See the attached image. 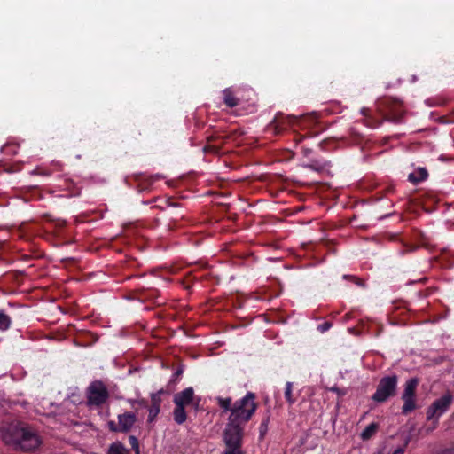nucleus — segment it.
I'll list each match as a JSON object with an SVG mask.
<instances>
[{"instance_id": "c9c22d12", "label": "nucleus", "mask_w": 454, "mask_h": 454, "mask_svg": "<svg viewBox=\"0 0 454 454\" xmlns=\"http://www.w3.org/2000/svg\"><path fill=\"white\" fill-rule=\"evenodd\" d=\"M239 210H241V211H243V212H245V211H246V207H243V206L239 207Z\"/></svg>"}, {"instance_id": "a878e982", "label": "nucleus", "mask_w": 454, "mask_h": 454, "mask_svg": "<svg viewBox=\"0 0 454 454\" xmlns=\"http://www.w3.org/2000/svg\"><path fill=\"white\" fill-rule=\"evenodd\" d=\"M162 204L158 206L160 209H165L169 207H176L177 204L171 202L170 200H161Z\"/></svg>"}, {"instance_id": "ddd939ff", "label": "nucleus", "mask_w": 454, "mask_h": 454, "mask_svg": "<svg viewBox=\"0 0 454 454\" xmlns=\"http://www.w3.org/2000/svg\"><path fill=\"white\" fill-rule=\"evenodd\" d=\"M428 171L424 167H418L408 175V181L413 184H418L428 178Z\"/></svg>"}, {"instance_id": "9d476101", "label": "nucleus", "mask_w": 454, "mask_h": 454, "mask_svg": "<svg viewBox=\"0 0 454 454\" xmlns=\"http://www.w3.org/2000/svg\"><path fill=\"white\" fill-rule=\"evenodd\" d=\"M303 168L311 169L324 176H333L332 163L323 158L309 159L307 163L303 164Z\"/></svg>"}, {"instance_id": "f257e3e1", "label": "nucleus", "mask_w": 454, "mask_h": 454, "mask_svg": "<svg viewBox=\"0 0 454 454\" xmlns=\"http://www.w3.org/2000/svg\"><path fill=\"white\" fill-rule=\"evenodd\" d=\"M254 398L255 395L249 392L241 400L235 402L232 406L231 398H217L218 405L224 411H230L223 434L226 446L223 454H243L241 444L244 436V426L250 420L256 410L257 404Z\"/></svg>"}, {"instance_id": "cd10ccee", "label": "nucleus", "mask_w": 454, "mask_h": 454, "mask_svg": "<svg viewBox=\"0 0 454 454\" xmlns=\"http://www.w3.org/2000/svg\"><path fill=\"white\" fill-rule=\"evenodd\" d=\"M331 326H332L331 323H329V322H325L324 324H322V325H320L318 326V329H319L322 333H324V332L327 331L328 329H330V327H331Z\"/></svg>"}, {"instance_id": "a19ab883", "label": "nucleus", "mask_w": 454, "mask_h": 454, "mask_svg": "<svg viewBox=\"0 0 454 454\" xmlns=\"http://www.w3.org/2000/svg\"><path fill=\"white\" fill-rule=\"evenodd\" d=\"M448 121L449 122H454V120H449Z\"/></svg>"}, {"instance_id": "412c9836", "label": "nucleus", "mask_w": 454, "mask_h": 454, "mask_svg": "<svg viewBox=\"0 0 454 454\" xmlns=\"http://www.w3.org/2000/svg\"><path fill=\"white\" fill-rule=\"evenodd\" d=\"M51 171L43 168V167H38L35 169H34L31 174L32 175H42L44 176H50L51 175Z\"/></svg>"}, {"instance_id": "ea45409f", "label": "nucleus", "mask_w": 454, "mask_h": 454, "mask_svg": "<svg viewBox=\"0 0 454 454\" xmlns=\"http://www.w3.org/2000/svg\"><path fill=\"white\" fill-rule=\"evenodd\" d=\"M357 284L358 285H363L362 282H360V280L357 281Z\"/></svg>"}, {"instance_id": "aec40b11", "label": "nucleus", "mask_w": 454, "mask_h": 454, "mask_svg": "<svg viewBox=\"0 0 454 454\" xmlns=\"http://www.w3.org/2000/svg\"><path fill=\"white\" fill-rule=\"evenodd\" d=\"M163 393H165L164 389H160L158 392L151 395L152 405H157V406L160 407V403H161L160 395Z\"/></svg>"}, {"instance_id": "4468645a", "label": "nucleus", "mask_w": 454, "mask_h": 454, "mask_svg": "<svg viewBox=\"0 0 454 454\" xmlns=\"http://www.w3.org/2000/svg\"><path fill=\"white\" fill-rule=\"evenodd\" d=\"M223 103L228 107H235L239 104V99L235 96L233 90L231 88H226L223 90Z\"/></svg>"}, {"instance_id": "393cba45", "label": "nucleus", "mask_w": 454, "mask_h": 454, "mask_svg": "<svg viewBox=\"0 0 454 454\" xmlns=\"http://www.w3.org/2000/svg\"><path fill=\"white\" fill-rule=\"evenodd\" d=\"M204 151L217 153L220 151V145H207L204 147Z\"/></svg>"}, {"instance_id": "5701e85b", "label": "nucleus", "mask_w": 454, "mask_h": 454, "mask_svg": "<svg viewBox=\"0 0 454 454\" xmlns=\"http://www.w3.org/2000/svg\"><path fill=\"white\" fill-rule=\"evenodd\" d=\"M129 440L132 449L136 451V454H139V443L137 438L134 435H130Z\"/></svg>"}, {"instance_id": "58836bf2", "label": "nucleus", "mask_w": 454, "mask_h": 454, "mask_svg": "<svg viewBox=\"0 0 454 454\" xmlns=\"http://www.w3.org/2000/svg\"><path fill=\"white\" fill-rule=\"evenodd\" d=\"M167 199L171 200V199H176V198L173 196H168Z\"/></svg>"}, {"instance_id": "20e7f679", "label": "nucleus", "mask_w": 454, "mask_h": 454, "mask_svg": "<svg viewBox=\"0 0 454 454\" xmlns=\"http://www.w3.org/2000/svg\"><path fill=\"white\" fill-rule=\"evenodd\" d=\"M397 381L398 377L395 374L381 378L372 399L376 403H384L387 399L394 397L397 391Z\"/></svg>"}, {"instance_id": "a211bd4d", "label": "nucleus", "mask_w": 454, "mask_h": 454, "mask_svg": "<svg viewBox=\"0 0 454 454\" xmlns=\"http://www.w3.org/2000/svg\"><path fill=\"white\" fill-rule=\"evenodd\" d=\"M11 325V318L5 313L0 311V330L4 331L9 328Z\"/></svg>"}, {"instance_id": "c85d7f7f", "label": "nucleus", "mask_w": 454, "mask_h": 454, "mask_svg": "<svg viewBox=\"0 0 454 454\" xmlns=\"http://www.w3.org/2000/svg\"><path fill=\"white\" fill-rule=\"evenodd\" d=\"M182 373H183V369L180 367V368H178V369L175 372V373H174V375H173V379H172V380H171V381L176 380V379H177V378H178Z\"/></svg>"}, {"instance_id": "c756f323", "label": "nucleus", "mask_w": 454, "mask_h": 454, "mask_svg": "<svg viewBox=\"0 0 454 454\" xmlns=\"http://www.w3.org/2000/svg\"><path fill=\"white\" fill-rule=\"evenodd\" d=\"M438 454H454V449L453 448H451V449H445V450H442Z\"/></svg>"}, {"instance_id": "6e6552de", "label": "nucleus", "mask_w": 454, "mask_h": 454, "mask_svg": "<svg viewBox=\"0 0 454 454\" xmlns=\"http://www.w3.org/2000/svg\"><path fill=\"white\" fill-rule=\"evenodd\" d=\"M452 395L450 393L445 394L441 398L435 400L427 411V419L428 420L434 418L438 419L444 413L452 403Z\"/></svg>"}, {"instance_id": "4c0bfd02", "label": "nucleus", "mask_w": 454, "mask_h": 454, "mask_svg": "<svg viewBox=\"0 0 454 454\" xmlns=\"http://www.w3.org/2000/svg\"><path fill=\"white\" fill-rule=\"evenodd\" d=\"M443 206H444L446 208H448V207H450V204H449V203H447V202H445V203L443 204Z\"/></svg>"}, {"instance_id": "f8f14e48", "label": "nucleus", "mask_w": 454, "mask_h": 454, "mask_svg": "<svg viewBox=\"0 0 454 454\" xmlns=\"http://www.w3.org/2000/svg\"><path fill=\"white\" fill-rule=\"evenodd\" d=\"M194 397V391L192 387H187L184 390L177 393L174 396V403L176 405L185 406L192 403Z\"/></svg>"}, {"instance_id": "473e14b6", "label": "nucleus", "mask_w": 454, "mask_h": 454, "mask_svg": "<svg viewBox=\"0 0 454 454\" xmlns=\"http://www.w3.org/2000/svg\"><path fill=\"white\" fill-rule=\"evenodd\" d=\"M392 194H394V188L393 187L387 188V193L386 195H392Z\"/></svg>"}, {"instance_id": "f03ea898", "label": "nucleus", "mask_w": 454, "mask_h": 454, "mask_svg": "<svg viewBox=\"0 0 454 454\" xmlns=\"http://www.w3.org/2000/svg\"><path fill=\"white\" fill-rule=\"evenodd\" d=\"M0 436L4 444L15 450L31 451L42 443L36 430L21 421L4 423L0 427Z\"/></svg>"}, {"instance_id": "423d86ee", "label": "nucleus", "mask_w": 454, "mask_h": 454, "mask_svg": "<svg viewBox=\"0 0 454 454\" xmlns=\"http://www.w3.org/2000/svg\"><path fill=\"white\" fill-rule=\"evenodd\" d=\"M296 121L294 115H286L282 112L276 114L273 120L267 125L265 131L272 135H280Z\"/></svg>"}, {"instance_id": "f704fd0d", "label": "nucleus", "mask_w": 454, "mask_h": 454, "mask_svg": "<svg viewBox=\"0 0 454 454\" xmlns=\"http://www.w3.org/2000/svg\"><path fill=\"white\" fill-rule=\"evenodd\" d=\"M304 138L303 136H299V138L296 139L297 142H301Z\"/></svg>"}, {"instance_id": "2f4dec72", "label": "nucleus", "mask_w": 454, "mask_h": 454, "mask_svg": "<svg viewBox=\"0 0 454 454\" xmlns=\"http://www.w3.org/2000/svg\"><path fill=\"white\" fill-rule=\"evenodd\" d=\"M332 391L338 393L339 395H343L344 393L341 392L338 387H332Z\"/></svg>"}, {"instance_id": "2eb2a0df", "label": "nucleus", "mask_w": 454, "mask_h": 454, "mask_svg": "<svg viewBox=\"0 0 454 454\" xmlns=\"http://www.w3.org/2000/svg\"><path fill=\"white\" fill-rule=\"evenodd\" d=\"M174 420L176 424L181 425L185 422L187 416L184 406L176 405L173 411Z\"/></svg>"}, {"instance_id": "1a4fd4ad", "label": "nucleus", "mask_w": 454, "mask_h": 454, "mask_svg": "<svg viewBox=\"0 0 454 454\" xmlns=\"http://www.w3.org/2000/svg\"><path fill=\"white\" fill-rule=\"evenodd\" d=\"M137 421V417L132 412H125L118 416V423L111 420L107 423L108 428L112 432H129Z\"/></svg>"}, {"instance_id": "0eeeda50", "label": "nucleus", "mask_w": 454, "mask_h": 454, "mask_svg": "<svg viewBox=\"0 0 454 454\" xmlns=\"http://www.w3.org/2000/svg\"><path fill=\"white\" fill-rule=\"evenodd\" d=\"M418 384L419 380L417 378H411L405 383V387L402 394V400L403 401L402 412L403 414H408L416 409L415 394Z\"/></svg>"}, {"instance_id": "dca6fc26", "label": "nucleus", "mask_w": 454, "mask_h": 454, "mask_svg": "<svg viewBox=\"0 0 454 454\" xmlns=\"http://www.w3.org/2000/svg\"><path fill=\"white\" fill-rule=\"evenodd\" d=\"M379 425L377 423H371L367 426L364 430L361 433V438L364 441H368L371 439L378 431Z\"/></svg>"}, {"instance_id": "7c9ffc66", "label": "nucleus", "mask_w": 454, "mask_h": 454, "mask_svg": "<svg viewBox=\"0 0 454 454\" xmlns=\"http://www.w3.org/2000/svg\"><path fill=\"white\" fill-rule=\"evenodd\" d=\"M302 153H303V154L305 156H308L311 153V149L306 148V147H302Z\"/></svg>"}, {"instance_id": "72a5a7b5", "label": "nucleus", "mask_w": 454, "mask_h": 454, "mask_svg": "<svg viewBox=\"0 0 454 454\" xmlns=\"http://www.w3.org/2000/svg\"><path fill=\"white\" fill-rule=\"evenodd\" d=\"M218 138H219V137H214V136H211V137H208V142H214V141H215V140H216V139H218Z\"/></svg>"}, {"instance_id": "7ed1b4c3", "label": "nucleus", "mask_w": 454, "mask_h": 454, "mask_svg": "<svg viewBox=\"0 0 454 454\" xmlns=\"http://www.w3.org/2000/svg\"><path fill=\"white\" fill-rule=\"evenodd\" d=\"M379 107L380 111L384 112L382 113V120L373 117L369 108H362L361 110L362 114L365 117L366 125L373 129L381 125L383 121H400L404 113L402 102L391 98H383L380 102Z\"/></svg>"}, {"instance_id": "e433bc0d", "label": "nucleus", "mask_w": 454, "mask_h": 454, "mask_svg": "<svg viewBox=\"0 0 454 454\" xmlns=\"http://www.w3.org/2000/svg\"><path fill=\"white\" fill-rule=\"evenodd\" d=\"M219 206L223 207H226V208H229V206L228 205H224V204H220Z\"/></svg>"}, {"instance_id": "79ce46f5", "label": "nucleus", "mask_w": 454, "mask_h": 454, "mask_svg": "<svg viewBox=\"0 0 454 454\" xmlns=\"http://www.w3.org/2000/svg\"><path fill=\"white\" fill-rule=\"evenodd\" d=\"M178 199L184 200V197L181 196V197H179Z\"/></svg>"}, {"instance_id": "b1692460", "label": "nucleus", "mask_w": 454, "mask_h": 454, "mask_svg": "<svg viewBox=\"0 0 454 454\" xmlns=\"http://www.w3.org/2000/svg\"><path fill=\"white\" fill-rule=\"evenodd\" d=\"M268 423H269V418H267L266 419H264L261 426H260V436L261 438H262L265 434L267 433V430H268Z\"/></svg>"}, {"instance_id": "f3484780", "label": "nucleus", "mask_w": 454, "mask_h": 454, "mask_svg": "<svg viewBox=\"0 0 454 454\" xmlns=\"http://www.w3.org/2000/svg\"><path fill=\"white\" fill-rule=\"evenodd\" d=\"M108 454H129V450L124 448L122 443L114 442L109 447Z\"/></svg>"}, {"instance_id": "6ab92c4d", "label": "nucleus", "mask_w": 454, "mask_h": 454, "mask_svg": "<svg viewBox=\"0 0 454 454\" xmlns=\"http://www.w3.org/2000/svg\"><path fill=\"white\" fill-rule=\"evenodd\" d=\"M292 387L293 384L291 382H287L286 384L285 397L290 404H293L295 402V400L293 398Z\"/></svg>"}, {"instance_id": "39448f33", "label": "nucleus", "mask_w": 454, "mask_h": 454, "mask_svg": "<svg viewBox=\"0 0 454 454\" xmlns=\"http://www.w3.org/2000/svg\"><path fill=\"white\" fill-rule=\"evenodd\" d=\"M87 404L89 406H101L109 398V392L106 385L100 380L90 383L87 388Z\"/></svg>"}, {"instance_id": "bb28decb", "label": "nucleus", "mask_w": 454, "mask_h": 454, "mask_svg": "<svg viewBox=\"0 0 454 454\" xmlns=\"http://www.w3.org/2000/svg\"><path fill=\"white\" fill-rule=\"evenodd\" d=\"M409 442H410V437H408V438L406 439V441H405V442H404L403 447H400V448H398L397 450H395L394 451V453H393V454H403V453H404V450H405L406 446L408 445Z\"/></svg>"}, {"instance_id": "9b49d317", "label": "nucleus", "mask_w": 454, "mask_h": 454, "mask_svg": "<svg viewBox=\"0 0 454 454\" xmlns=\"http://www.w3.org/2000/svg\"><path fill=\"white\" fill-rule=\"evenodd\" d=\"M161 178L162 176L160 175L147 176L142 173L134 175V181L140 192L150 191L154 182Z\"/></svg>"}, {"instance_id": "4be33fe9", "label": "nucleus", "mask_w": 454, "mask_h": 454, "mask_svg": "<svg viewBox=\"0 0 454 454\" xmlns=\"http://www.w3.org/2000/svg\"><path fill=\"white\" fill-rule=\"evenodd\" d=\"M160 407L157 405H152L149 408V421H153L154 418L159 414Z\"/></svg>"}]
</instances>
